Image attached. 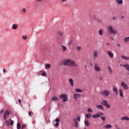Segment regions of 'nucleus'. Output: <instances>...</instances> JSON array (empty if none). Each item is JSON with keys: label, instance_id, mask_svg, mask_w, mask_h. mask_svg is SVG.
I'll return each mask as SVG.
<instances>
[{"label": "nucleus", "instance_id": "nucleus-1", "mask_svg": "<svg viewBox=\"0 0 129 129\" xmlns=\"http://www.w3.org/2000/svg\"><path fill=\"white\" fill-rule=\"evenodd\" d=\"M60 65H64V66H73V67H77V64L75 62L71 59H65L60 61Z\"/></svg>", "mask_w": 129, "mask_h": 129}, {"label": "nucleus", "instance_id": "nucleus-2", "mask_svg": "<svg viewBox=\"0 0 129 129\" xmlns=\"http://www.w3.org/2000/svg\"><path fill=\"white\" fill-rule=\"evenodd\" d=\"M107 29L109 34L111 35L113 34V36L117 34V31H116V29H114L112 25H110L107 26Z\"/></svg>", "mask_w": 129, "mask_h": 129}, {"label": "nucleus", "instance_id": "nucleus-3", "mask_svg": "<svg viewBox=\"0 0 129 129\" xmlns=\"http://www.w3.org/2000/svg\"><path fill=\"white\" fill-rule=\"evenodd\" d=\"M101 94L102 95L103 97H107L110 94V91L108 90H104L101 92Z\"/></svg>", "mask_w": 129, "mask_h": 129}, {"label": "nucleus", "instance_id": "nucleus-4", "mask_svg": "<svg viewBox=\"0 0 129 129\" xmlns=\"http://www.w3.org/2000/svg\"><path fill=\"white\" fill-rule=\"evenodd\" d=\"M60 99H62L63 102H66L68 101V96L67 94H61L60 96H58Z\"/></svg>", "mask_w": 129, "mask_h": 129}, {"label": "nucleus", "instance_id": "nucleus-5", "mask_svg": "<svg viewBox=\"0 0 129 129\" xmlns=\"http://www.w3.org/2000/svg\"><path fill=\"white\" fill-rule=\"evenodd\" d=\"M101 104H102V105H104V106H106L107 108H110V105L106 100H103L102 102H101Z\"/></svg>", "mask_w": 129, "mask_h": 129}, {"label": "nucleus", "instance_id": "nucleus-6", "mask_svg": "<svg viewBox=\"0 0 129 129\" xmlns=\"http://www.w3.org/2000/svg\"><path fill=\"white\" fill-rule=\"evenodd\" d=\"M99 54V52L97 50H95L93 51V58L94 59V60L96 59V58L98 57Z\"/></svg>", "mask_w": 129, "mask_h": 129}, {"label": "nucleus", "instance_id": "nucleus-7", "mask_svg": "<svg viewBox=\"0 0 129 129\" xmlns=\"http://www.w3.org/2000/svg\"><path fill=\"white\" fill-rule=\"evenodd\" d=\"M121 86H122V88L125 90L128 89V86L126 83H125L124 82H122L121 83Z\"/></svg>", "mask_w": 129, "mask_h": 129}, {"label": "nucleus", "instance_id": "nucleus-8", "mask_svg": "<svg viewBox=\"0 0 129 129\" xmlns=\"http://www.w3.org/2000/svg\"><path fill=\"white\" fill-rule=\"evenodd\" d=\"M10 111L8 110L5 111L3 115L4 120H6V119L8 118V115H10Z\"/></svg>", "mask_w": 129, "mask_h": 129}, {"label": "nucleus", "instance_id": "nucleus-9", "mask_svg": "<svg viewBox=\"0 0 129 129\" xmlns=\"http://www.w3.org/2000/svg\"><path fill=\"white\" fill-rule=\"evenodd\" d=\"M94 69L96 72H100V67L97 63L95 64Z\"/></svg>", "mask_w": 129, "mask_h": 129}, {"label": "nucleus", "instance_id": "nucleus-10", "mask_svg": "<svg viewBox=\"0 0 129 129\" xmlns=\"http://www.w3.org/2000/svg\"><path fill=\"white\" fill-rule=\"evenodd\" d=\"M82 95L81 94H75L74 95V98L75 100H77L78 98H80L81 97Z\"/></svg>", "mask_w": 129, "mask_h": 129}, {"label": "nucleus", "instance_id": "nucleus-11", "mask_svg": "<svg viewBox=\"0 0 129 129\" xmlns=\"http://www.w3.org/2000/svg\"><path fill=\"white\" fill-rule=\"evenodd\" d=\"M18 28H19V25L17 24H13L11 26V29H12V30H17Z\"/></svg>", "mask_w": 129, "mask_h": 129}, {"label": "nucleus", "instance_id": "nucleus-12", "mask_svg": "<svg viewBox=\"0 0 129 129\" xmlns=\"http://www.w3.org/2000/svg\"><path fill=\"white\" fill-rule=\"evenodd\" d=\"M69 81L71 86L74 87V80L72 79H69Z\"/></svg>", "mask_w": 129, "mask_h": 129}, {"label": "nucleus", "instance_id": "nucleus-13", "mask_svg": "<svg viewBox=\"0 0 129 129\" xmlns=\"http://www.w3.org/2000/svg\"><path fill=\"white\" fill-rule=\"evenodd\" d=\"M74 124L75 125V127H78V122H77V120L76 118H74L73 119Z\"/></svg>", "mask_w": 129, "mask_h": 129}, {"label": "nucleus", "instance_id": "nucleus-14", "mask_svg": "<svg viewBox=\"0 0 129 129\" xmlns=\"http://www.w3.org/2000/svg\"><path fill=\"white\" fill-rule=\"evenodd\" d=\"M108 55L110 57V58H113V52L110 51H107Z\"/></svg>", "mask_w": 129, "mask_h": 129}, {"label": "nucleus", "instance_id": "nucleus-15", "mask_svg": "<svg viewBox=\"0 0 129 129\" xmlns=\"http://www.w3.org/2000/svg\"><path fill=\"white\" fill-rule=\"evenodd\" d=\"M96 107L99 109H101V110H103V109H104V107L103 106H102V105H97Z\"/></svg>", "mask_w": 129, "mask_h": 129}, {"label": "nucleus", "instance_id": "nucleus-16", "mask_svg": "<svg viewBox=\"0 0 129 129\" xmlns=\"http://www.w3.org/2000/svg\"><path fill=\"white\" fill-rule=\"evenodd\" d=\"M113 92H114V93H115L116 95H118V91H117V89L114 86H113Z\"/></svg>", "mask_w": 129, "mask_h": 129}, {"label": "nucleus", "instance_id": "nucleus-17", "mask_svg": "<svg viewBox=\"0 0 129 129\" xmlns=\"http://www.w3.org/2000/svg\"><path fill=\"white\" fill-rule=\"evenodd\" d=\"M93 118H98V117H100V114H96L95 115H92Z\"/></svg>", "mask_w": 129, "mask_h": 129}, {"label": "nucleus", "instance_id": "nucleus-18", "mask_svg": "<svg viewBox=\"0 0 129 129\" xmlns=\"http://www.w3.org/2000/svg\"><path fill=\"white\" fill-rule=\"evenodd\" d=\"M61 47L62 51H63V52H65L67 50V47H66L65 45H62Z\"/></svg>", "mask_w": 129, "mask_h": 129}, {"label": "nucleus", "instance_id": "nucleus-19", "mask_svg": "<svg viewBox=\"0 0 129 129\" xmlns=\"http://www.w3.org/2000/svg\"><path fill=\"white\" fill-rule=\"evenodd\" d=\"M121 120H129V117L127 116H123L121 117Z\"/></svg>", "mask_w": 129, "mask_h": 129}, {"label": "nucleus", "instance_id": "nucleus-20", "mask_svg": "<svg viewBox=\"0 0 129 129\" xmlns=\"http://www.w3.org/2000/svg\"><path fill=\"white\" fill-rule=\"evenodd\" d=\"M119 93L120 94V97H123V93H122V90L119 89Z\"/></svg>", "mask_w": 129, "mask_h": 129}, {"label": "nucleus", "instance_id": "nucleus-21", "mask_svg": "<svg viewBox=\"0 0 129 129\" xmlns=\"http://www.w3.org/2000/svg\"><path fill=\"white\" fill-rule=\"evenodd\" d=\"M84 123L86 126H89V122L88 121V120H85Z\"/></svg>", "mask_w": 129, "mask_h": 129}, {"label": "nucleus", "instance_id": "nucleus-22", "mask_svg": "<svg viewBox=\"0 0 129 129\" xmlns=\"http://www.w3.org/2000/svg\"><path fill=\"white\" fill-rule=\"evenodd\" d=\"M87 111H88V113H92V112H93V109L89 108L87 109Z\"/></svg>", "mask_w": 129, "mask_h": 129}, {"label": "nucleus", "instance_id": "nucleus-23", "mask_svg": "<svg viewBox=\"0 0 129 129\" xmlns=\"http://www.w3.org/2000/svg\"><path fill=\"white\" fill-rule=\"evenodd\" d=\"M116 3H117L118 5H122L123 1H122V0H116Z\"/></svg>", "mask_w": 129, "mask_h": 129}, {"label": "nucleus", "instance_id": "nucleus-24", "mask_svg": "<svg viewBox=\"0 0 129 129\" xmlns=\"http://www.w3.org/2000/svg\"><path fill=\"white\" fill-rule=\"evenodd\" d=\"M108 71H109L110 74H112L113 71H112V69H111V68H110V67H108Z\"/></svg>", "mask_w": 129, "mask_h": 129}, {"label": "nucleus", "instance_id": "nucleus-25", "mask_svg": "<svg viewBox=\"0 0 129 129\" xmlns=\"http://www.w3.org/2000/svg\"><path fill=\"white\" fill-rule=\"evenodd\" d=\"M58 97L55 96L52 97L51 98L52 101H55V100H58Z\"/></svg>", "mask_w": 129, "mask_h": 129}, {"label": "nucleus", "instance_id": "nucleus-26", "mask_svg": "<svg viewBox=\"0 0 129 129\" xmlns=\"http://www.w3.org/2000/svg\"><path fill=\"white\" fill-rule=\"evenodd\" d=\"M99 35H100V36H102V35H103V30L100 29L99 31Z\"/></svg>", "mask_w": 129, "mask_h": 129}, {"label": "nucleus", "instance_id": "nucleus-27", "mask_svg": "<svg viewBox=\"0 0 129 129\" xmlns=\"http://www.w3.org/2000/svg\"><path fill=\"white\" fill-rule=\"evenodd\" d=\"M45 67L46 68H47L48 69L51 68V64L50 63H46L45 64Z\"/></svg>", "mask_w": 129, "mask_h": 129}, {"label": "nucleus", "instance_id": "nucleus-28", "mask_svg": "<svg viewBox=\"0 0 129 129\" xmlns=\"http://www.w3.org/2000/svg\"><path fill=\"white\" fill-rule=\"evenodd\" d=\"M105 127L106 128H111L112 126L110 124H106Z\"/></svg>", "mask_w": 129, "mask_h": 129}, {"label": "nucleus", "instance_id": "nucleus-29", "mask_svg": "<svg viewBox=\"0 0 129 129\" xmlns=\"http://www.w3.org/2000/svg\"><path fill=\"white\" fill-rule=\"evenodd\" d=\"M75 91L76 92H79V93H81L83 91L80 89H75Z\"/></svg>", "mask_w": 129, "mask_h": 129}, {"label": "nucleus", "instance_id": "nucleus-30", "mask_svg": "<svg viewBox=\"0 0 129 129\" xmlns=\"http://www.w3.org/2000/svg\"><path fill=\"white\" fill-rule=\"evenodd\" d=\"M121 57L122 58V59H124L125 60H129V57L122 55Z\"/></svg>", "mask_w": 129, "mask_h": 129}, {"label": "nucleus", "instance_id": "nucleus-31", "mask_svg": "<svg viewBox=\"0 0 129 129\" xmlns=\"http://www.w3.org/2000/svg\"><path fill=\"white\" fill-rule=\"evenodd\" d=\"M124 41L125 43H126V42H129V36H128V37H126V38H125L124 39Z\"/></svg>", "mask_w": 129, "mask_h": 129}, {"label": "nucleus", "instance_id": "nucleus-32", "mask_svg": "<svg viewBox=\"0 0 129 129\" xmlns=\"http://www.w3.org/2000/svg\"><path fill=\"white\" fill-rule=\"evenodd\" d=\"M17 129H21V123L18 122L17 124Z\"/></svg>", "mask_w": 129, "mask_h": 129}, {"label": "nucleus", "instance_id": "nucleus-33", "mask_svg": "<svg viewBox=\"0 0 129 129\" xmlns=\"http://www.w3.org/2000/svg\"><path fill=\"white\" fill-rule=\"evenodd\" d=\"M92 115L91 114L89 113L86 115V117H87V118H90V117H91Z\"/></svg>", "mask_w": 129, "mask_h": 129}, {"label": "nucleus", "instance_id": "nucleus-34", "mask_svg": "<svg viewBox=\"0 0 129 129\" xmlns=\"http://www.w3.org/2000/svg\"><path fill=\"white\" fill-rule=\"evenodd\" d=\"M58 34L59 36H63V32H62L61 31H58Z\"/></svg>", "mask_w": 129, "mask_h": 129}, {"label": "nucleus", "instance_id": "nucleus-35", "mask_svg": "<svg viewBox=\"0 0 129 129\" xmlns=\"http://www.w3.org/2000/svg\"><path fill=\"white\" fill-rule=\"evenodd\" d=\"M46 75H47V73H46V72H42V73L41 74V76H46Z\"/></svg>", "mask_w": 129, "mask_h": 129}, {"label": "nucleus", "instance_id": "nucleus-36", "mask_svg": "<svg viewBox=\"0 0 129 129\" xmlns=\"http://www.w3.org/2000/svg\"><path fill=\"white\" fill-rule=\"evenodd\" d=\"M10 121L11 125H14V120H12V119H10Z\"/></svg>", "mask_w": 129, "mask_h": 129}, {"label": "nucleus", "instance_id": "nucleus-37", "mask_svg": "<svg viewBox=\"0 0 129 129\" xmlns=\"http://www.w3.org/2000/svg\"><path fill=\"white\" fill-rule=\"evenodd\" d=\"M81 49H82V48L81 47V46H78L77 47V51H81Z\"/></svg>", "mask_w": 129, "mask_h": 129}, {"label": "nucleus", "instance_id": "nucleus-38", "mask_svg": "<svg viewBox=\"0 0 129 129\" xmlns=\"http://www.w3.org/2000/svg\"><path fill=\"white\" fill-rule=\"evenodd\" d=\"M96 21L98 22V23H102V20L101 19H97L96 20Z\"/></svg>", "mask_w": 129, "mask_h": 129}, {"label": "nucleus", "instance_id": "nucleus-39", "mask_svg": "<svg viewBox=\"0 0 129 129\" xmlns=\"http://www.w3.org/2000/svg\"><path fill=\"white\" fill-rule=\"evenodd\" d=\"M55 121L56 122H59V121H60V119H59L58 118H56L55 119Z\"/></svg>", "mask_w": 129, "mask_h": 129}, {"label": "nucleus", "instance_id": "nucleus-40", "mask_svg": "<svg viewBox=\"0 0 129 129\" xmlns=\"http://www.w3.org/2000/svg\"><path fill=\"white\" fill-rule=\"evenodd\" d=\"M6 124H7V125H10V122L9 121V120H6L5 121Z\"/></svg>", "mask_w": 129, "mask_h": 129}, {"label": "nucleus", "instance_id": "nucleus-41", "mask_svg": "<svg viewBox=\"0 0 129 129\" xmlns=\"http://www.w3.org/2000/svg\"><path fill=\"white\" fill-rule=\"evenodd\" d=\"M115 127L116 129H120V128L119 127H118V125H117V124H115Z\"/></svg>", "mask_w": 129, "mask_h": 129}, {"label": "nucleus", "instance_id": "nucleus-42", "mask_svg": "<svg viewBox=\"0 0 129 129\" xmlns=\"http://www.w3.org/2000/svg\"><path fill=\"white\" fill-rule=\"evenodd\" d=\"M54 125L56 127H58L59 126V122H56Z\"/></svg>", "mask_w": 129, "mask_h": 129}, {"label": "nucleus", "instance_id": "nucleus-43", "mask_svg": "<svg viewBox=\"0 0 129 129\" xmlns=\"http://www.w3.org/2000/svg\"><path fill=\"white\" fill-rule=\"evenodd\" d=\"M72 44V41H70L68 43L69 46H71Z\"/></svg>", "mask_w": 129, "mask_h": 129}, {"label": "nucleus", "instance_id": "nucleus-44", "mask_svg": "<svg viewBox=\"0 0 129 129\" xmlns=\"http://www.w3.org/2000/svg\"><path fill=\"white\" fill-rule=\"evenodd\" d=\"M22 38H23V39H24V40H27L26 35L22 36Z\"/></svg>", "mask_w": 129, "mask_h": 129}, {"label": "nucleus", "instance_id": "nucleus-45", "mask_svg": "<svg viewBox=\"0 0 129 129\" xmlns=\"http://www.w3.org/2000/svg\"><path fill=\"white\" fill-rule=\"evenodd\" d=\"M101 119L102 120H103V121H104V120H105V117H101Z\"/></svg>", "mask_w": 129, "mask_h": 129}, {"label": "nucleus", "instance_id": "nucleus-46", "mask_svg": "<svg viewBox=\"0 0 129 129\" xmlns=\"http://www.w3.org/2000/svg\"><path fill=\"white\" fill-rule=\"evenodd\" d=\"M126 70H127L129 72V65H127V67H126Z\"/></svg>", "mask_w": 129, "mask_h": 129}, {"label": "nucleus", "instance_id": "nucleus-47", "mask_svg": "<svg viewBox=\"0 0 129 129\" xmlns=\"http://www.w3.org/2000/svg\"><path fill=\"white\" fill-rule=\"evenodd\" d=\"M37 3H40V2H43V0H35Z\"/></svg>", "mask_w": 129, "mask_h": 129}, {"label": "nucleus", "instance_id": "nucleus-48", "mask_svg": "<svg viewBox=\"0 0 129 129\" xmlns=\"http://www.w3.org/2000/svg\"><path fill=\"white\" fill-rule=\"evenodd\" d=\"M112 20L113 21H115V20H116V17H115V16L113 17H112Z\"/></svg>", "mask_w": 129, "mask_h": 129}, {"label": "nucleus", "instance_id": "nucleus-49", "mask_svg": "<svg viewBox=\"0 0 129 129\" xmlns=\"http://www.w3.org/2000/svg\"><path fill=\"white\" fill-rule=\"evenodd\" d=\"M127 64H123V66L121 64V66H122L123 67H125V68L127 66Z\"/></svg>", "mask_w": 129, "mask_h": 129}, {"label": "nucleus", "instance_id": "nucleus-50", "mask_svg": "<svg viewBox=\"0 0 129 129\" xmlns=\"http://www.w3.org/2000/svg\"><path fill=\"white\" fill-rule=\"evenodd\" d=\"M77 119L78 121H80V116H78L77 117Z\"/></svg>", "mask_w": 129, "mask_h": 129}, {"label": "nucleus", "instance_id": "nucleus-51", "mask_svg": "<svg viewBox=\"0 0 129 129\" xmlns=\"http://www.w3.org/2000/svg\"><path fill=\"white\" fill-rule=\"evenodd\" d=\"M25 127H26V125H25V124H23V125L22 126L21 129H24V128H25Z\"/></svg>", "mask_w": 129, "mask_h": 129}, {"label": "nucleus", "instance_id": "nucleus-52", "mask_svg": "<svg viewBox=\"0 0 129 129\" xmlns=\"http://www.w3.org/2000/svg\"><path fill=\"white\" fill-rule=\"evenodd\" d=\"M62 3H66L68 0H60Z\"/></svg>", "mask_w": 129, "mask_h": 129}, {"label": "nucleus", "instance_id": "nucleus-53", "mask_svg": "<svg viewBox=\"0 0 129 129\" xmlns=\"http://www.w3.org/2000/svg\"><path fill=\"white\" fill-rule=\"evenodd\" d=\"M18 102H19V104H21V103L22 102V100H21V99H19Z\"/></svg>", "mask_w": 129, "mask_h": 129}, {"label": "nucleus", "instance_id": "nucleus-54", "mask_svg": "<svg viewBox=\"0 0 129 129\" xmlns=\"http://www.w3.org/2000/svg\"><path fill=\"white\" fill-rule=\"evenodd\" d=\"M4 111H5V109H2V110H1V114L4 113Z\"/></svg>", "mask_w": 129, "mask_h": 129}, {"label": "nucleus", "instance_id": "nucleus-55", "mask_svg": "<svg viewBox=\"0 0 129 129\" xmlns=\"http://www.w3.org/2000/svg\"><path fill=\"white\" fill-rule=\"evenodd\" d=\"M23 13H26V9H23Z\"/></svg>", "mask_w": 129, "mask_h": 129}, {"label": "nucleus", "instance_id": "nucleus-56", "mask_svg": "<svg viewBox=\"0 0 129 129\" xmlns=\"http://www.w3.org/2000/svg\"><path fill=\"white\" fill-rule=\"evenodd\" d=\"M99 114L100 115H104V114H103L102 112H100Z\"/></svg>", "mask_w": 129, "mask_h": 129}, {"label": "nucleus", "instance_id": "nucleus-57", "mask_svg": "<svg viewBox=\"0 0 129 129\" xmlns=\"http://www.w3.org/2000/svg\"><path fill=\"white\" fill-rule=\"evenodd\" d=\"M99 79L100 80H103V78H102V77H100Z\"/></svg>", "mask_w": 129, "mask_h": 129}, {"label": "nucleus", "instance_id": "nucleus-58", "mask_svg": "<svg viewBox=\"0 0 129 129\" xmlns=\"http://www.w3.org/2000/svg\"><path fill=\"white\" fill-rule=\"evenodd\" d=\"M28 114H29V116H31V115L32 114V112H29Z\"/></svg>", "mask_w": 129, "mask_h": 129}, {"label": "nucleus", "instance_id": "nucleus-59", "mask_svg": "<svg viewBox=\"0 0 129 129\" xmlns=\"http://www.w3.org/2000/svg\"><path fill=\"white\" fill-rule=\"evenodd\" d=\"M117 47H120V44L119 43H117Z\"/></svg>", "mask_w": 129, "mask_h": 129}, {"label": "nucleus", "instance_id": "nucleus-60", "mask_svg": "<svg viewBox=\"0 0 129 129\" xmlns=\"http://www.w3.org/2000/svg\"><path fill=\"white\" fill-rule=\"evenodd\" d=\"M106 45L107 46H109V42H107L106 43Z\"/></svg>", "mask_w": 129, "mask_h": 129}, {"label": "nucleus", "instance_id": "nucleus-61", "mask_svg": "<svg viewBox=\"0 0 129 129\" xmlns=\"http://www.w3.org/2000/svg\"><path fill=\"white\" fill-rule=\"evenodd\" d=\"M3 72H4V73H6V72H7V71H6L5 69H4V70H3Z\"/></svg>", "mask_w": 129, "mask_h": 129}, {"label": "nucleus", "instance_id": "nucleus-62", "mask_svg": "<svg viewBox=\"0 0 129 129\" xmlns=\"http://www.w3.org/2000/svg\"><path fill=\"white\" fill-rule=\"evenodd\" d=\"M111 40H113V37H111Z\"/></svg>", "mask_w": 129, "mask_h": 129}, {"label": "nucleus", "instance_id": "nucleus-63", "mask_svg": "<svg viewBox=\"0 0 129 129\" xmlns=\"http://www.w3.org/2000/svg\"><path fill=\"white\" fill-rule=\"evenodd\" d=\"M90 64H91V66H92V63H91Z\"/></svg>", "mask_w": 129, "mask_h": 129}, {"label": "nucleus", "instance_id": "nucleus-64", "mask_svg": "<svg viewBox=\"0 0 129 129\" xmlns=\"http://www.w3.org/2000/svg\"><path fill=\"white\" fill-rule=\"evenodd\" d=\"M121 18H122H122H123V16H122Z\"/></svg>", "mask_w": 129, "mask_h": 129}]
</instances>
